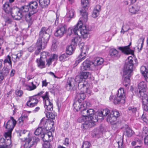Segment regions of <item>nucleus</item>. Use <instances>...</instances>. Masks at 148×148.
I'll list each match as a JSON object with an SVG mask.
<instances>
[{
    "instance_id": "obj_29",
    "label": "nucleus",
    "mask_w": 148,
    "mask_h": 148,
    "mask_svg": "<svg viewBox=\"0 0 148 148\" xmlns=\"http://www.w3.org/2000/svg\"><path fill=\"white\" fill-rule=\"evenodd\" d=\"M38 66L40 69L45 67V60H43L40 59H37L36 60Z\"/></svg>"
},
{
    "instance_id": "obj_12",
    "label": "nucleus",
    "mask_w": 148,
    "mask_h": 148,
    "mask_svg": "<svg viewBox=\"0 0 148 148\" xmlns=\"http://www.w3.org/2000/svg\"><path fill=\"white\" fill-rule=\"evenodd\" d=\"M11 15L14 19L16 20H20L24 16H25L24 14L17 7L14 8Z\"/></svg>"
},
{
    "instance_id": "obj_63",
    "label": "nucleus",
    "mask_w": 148,
    "mask_h": 148,
    "mask_svg": "<svg viewBox=\"0 0 148 148\" xmlns=\"http://www.w3.org/2000/svg\"><path fill=\"white\" fill-rule=\"evenodd\" d=\"M118 145L119 148H124V145H123L122 142H118Z\"/></svg>"
},
{
    "instance_id": "obj_33",
    "label": "nucleus",
    "mask_w": 148,
    "mask_h": 148,
    "mask_svg": "<svg viewBox=\"0 0 148 148\" xmlns=\"http://www.w3.org/2000/svg\"><path fill=\"white\" fill-rule=\"evenodd\" d=\"M110 55L112 57H119V55L118 54V51L117 50L114 49H112L110 51Z\"/></svg>"
},
{
    "instance_id": "obj_22",
    "label": "nucleus",
    "mask_w": 148,
    "mask_h": 148,
    "mask_svg": "<svg viewBox=\"0 0 148 148\" xmlns=\"http://www.w3.org/2000/svg\"><path fill=\"white\" fill-rule=\"evenodd\" d=\"M80 91H78L77 92V94L75 97V99L76 100H78L79 101L82 102L85 98L86 96L83 92H81V90H79Z\"/></svg>"
},
{
    "instance_id": "obj_21",
    "label": "nucleus",
    "mask_w": 148,
    "mask_h": 148,
    "mask_svg": "<svg viewBox=\"0 0 148 148\" xmlns=\"http://www.w3.org/2000/svg\"><path fill=\"white\" fill-rule=\"evenodd\" d=\"M79 47L81 50V53L79 56L81 57L86 56V53H87L88 50V48L87 45H84V43H82L79 45Z\"/></svg>"
},
{
    "instance_id": "obj_3",
    "label": "nucleus",
    "mask_w": 148,
    "mask_h": 148,
    "mask_svg": "<svg viewBox=\"0 0 148 148\" xmlns=\"http://www.w3.org/2000/svg\"><path fill=\"white\" fill-rule=\"evenodd\" d=\"M28 4L29 7L30 11L28 13L25 15V21L28 24V26H29L32 25L34 21V14L38 12L37 8L38 4L36 1H32L29 2Z\"/></svg>"
},
{
    "instance_id": "obj_26",
    "label": "nucleus",
    "mask_w": 148,
    "mask_h": 148,
    "mask_svg": "<svg viewBox=\"0 0 148 148\" xmlns=\"http://www.w3.org/2000/svg\"><path fill=\"white\" fill-rule=\"evenodd\" d=\"M140 9V7L136 5H130L129 7L130 12L133 14H135Z\"/></svg>"
},
{
    "instance_id": "obj_27",
    "label": "nucleus",
    "mask_w": 148,
    "mask_h": 148,
    "mask_svg": "<svg viewBox=\"0 0 148 148\" xmlns=\"http://www.w3.org/2000/svg\"><path fill=\"white\" fill-rule=\"evenodd\" d=\"M82 40L81 38L79 36L74 37L71 40V44L74 47H76L77 44H79Z\"/></svg>"
},
{
    "instance_id": "obj_56",
    "label": "nucleus",
    "mask_w": 148,
    "mask_h": 148,
    "mask_svg": "<svg viewBox=\"0 0 148 148\" xmlns=\"http://www.w3.org/2000/svg\"><path fill=\"white\" fill-rule=\"evenodd\" d=\"M144 38L143 37H141L138 40V44H141V47L140 48V49H141V48L143 46V44L144 41Z\"/></svg>"
},
{
    "instance_id": "obj_28",
    "label": "nucleus",
    "mask_w": 148,
    "mask_h": 148,
    "mask_svg": "<svg viewBox=\"0 0 148 148\" xmlns=\"http://www.w3.org/2000/svg\"><path fill=\"white\" fill-rule=\"evenodd\" d=\"M124 134L125 135L129 137L131 136L132 134V131L127 125H125V131Z\"/></svg>"
},
{
    "instance_id": "obj_2",
    "label": "nucleus",
    "mask_w": 148,
    "mask_h": 148,
    "mask_svg": "<svg viewBox=\"0 0 148 148\" xmlns=\"http://www.w3.org/2000/svg\"><path fill=\"white\" fill-rule=\"evenodd\" d=\"M128 61L124 66L123 69V84L126 88L128 89L130 85V77L133 71L134 63L132 58L130 56L128 58Z\"/></svg>"
},
{
    "instance_id": "obj_36",
    "label": "nucleus",
    "mask_w": 148,
    "mask_h": 148,
    "mask_svg": "<svg viewBox=\"0 0 148 148\" xmlns=\"http://www.w3.org/2000/svg\"><path fill=\"white\" fill-rule=\"evenodd\" d=\"M19 9L23 14L25 12H27L29 11V12L30 11V9L28 4L27 5L23 6L20 8H19Z\"/></svg>"
},
{
    "instance_id": "obj_8",
    "label": "nucleus",
    "mask_w": 148,
    "mask_h": 148,
    "mask_svg": "<svg viewBox=\"0 0 148 148\" xmlns=\"http://www.w3.org/2000/svg\"><path fill=\"white\" fill-rule=\"evenodd\" d=\"M16 123V121L12 116L10 117V120L8 121L5 125V123H4V126L5 128L8 130V131L5 133L6 137L8 136L10 138L11 136L12 132L14 128Z\"/></svg>"
},
{
    "instance_id": "obj_17",
    "label": "nucleus",
    "mask_w": 148,
    "mask_h": 148,
    "mask_svg": "<svg viewBox=\"0 0 148 148\" xmlns=\"http://www.w3.org/2000/svg\"><path fill=\"white\" fill-rule=\"evenodd\" d=\"M131 42H130L129 45L125 47H120L118 48V49L121 51L122 52L126 54H132L133 51L131 50L129 47L131 45Z\"/></svg>"
},
{
    "instance_id": "obj_48",
    "label": "nucleus",
    "mask_w": 148,
    "mask_h": 148,
    "mask_svg": "<svg viewBox=\"0 0 148 148\" xmlns=\"http://www.w3.org/2000/svg\"><path fill=\"white\" fill-rule=\"evenodd\" d=\"M46 115L47 118H50L52 119H54L55 118V115L52 112H46Z\"/></svg>"
},
{
    "instance_id": "obj_62",
    "label": "nucleus",
    "mask_w": 148,
    "mask_h": 148,
    "mask_svg": "<svg viewBox=\"0 0 148 148\" xmlns=\"http://www.w3.org/2000/svg\"><path fill=\"white\" fill-rule=\"evenodd\" d=\"M101 7L99 5H97L95 7L94 10H95L98 11L99 12L101 10Z\"/></svg>"
},
{
    "instance_id": "obj_54",
    "label": "nucleus",
    "mask_w": 148,
    "mask_h": 148,
    "mask_svg": "<svg viewBox=\"0 0 148 148\" xmlns=\"http://www.w3.org/2000/svg\"><path fill=\"white\" fill-rule=\"evenodd\" d=\"M99 14V12L98 11L93 10L92 14V16L93 18H96L97 17Z\"/></svg>"
},
{
    "instance_id": "obj_59",
    "label": "nucleus",
    "mask_w": 148,
    "mask_h": 148,
    "mask_svg": "<svg viewBox=\"0 0 148 148\" xmlns=\"http://www.w3.org/2000/svg\"><path fill=\"white\" fill-rule=\"evenodd\" d=\"M58 56L57 55L55 54H53L51 58H50L53 61H54L55 60H57Z\"/></svg>"
},
{
    "instance_id": "obj_13",
    "label": "nucleus",
    "mask_w": 148,
    "mask_h": 148,
    "mask_svg": "<svg viewBox=\"0 0 148 148\" xmlns=\"http://www.w3.org/2000/svg\"><path fill=\"white\" fill-rule=\"evenodd\" d=\"M66 26L65 25H62L57 28L55 33V35L56 36L61 37L66 33Z\"/></svg>"
},
{
    "instance_id": "obj_40",
    "label": "nucleus",
    "mask_w": 148,
    "mask_h": 148,
    "mask_svg": "<svg viewBox=\"0 0 148 148\" xmlns=\"http://www.w3.org/2000/svg\"><path fill=\"white\" fill-rule=\"evenodd\" d=\"M69 55L66 53H63L60 55L59 57V59L61 61L64 62L67 60Z\"/></svg>"
},
{
    "instance_id": "obj_10",
    "label": "nucleus",
    "mask_w": 148,
    "mask_h": 148,
    "mask_svg": "<svg viewBox=\"0 0 148 148\" xmlns=\"http://www.w3.org/2000/svg\"><path fill=\"white\" fill-rule=\"evenodd\" d=\"M79 80L70 77L69 78L66 85V88L68 90H71L76 85L77 83L78 84Z\"/></svg>"
},
{
    "instance_id": "obj_51",
    "label": "nucleus",
    "mask_w": 148,
    "mask_h": 148,
    "mask_svg": "<svg viewBox=\"0 0 148 148\" xmlns=\"http://www.w3.org/2000/svg\"><path fill=\"white\" fill-rule=\"evenodd\" d=\"M90 146V143L87 141L84 142L83 143L82 148H89Z\"/></svg>"
},
{
    "instance_id": "obj_41",
    "label": "nucleus",
    "mask_w": 148,
    "mask_h": 148,
    "mask_svg": "<svg viewBox=\"0 0 148 148\" xmlns=\"http://www.w3.org/2000/svg\"><path fill=\"white\" fill-rule=\"evenodd\" d=\"M140 71L142 74L145 77L148 76V72L146 71V69L145 66H142L140 68Z\"/></svg>"
},
{
    "instance_id": "obj_47",
    "label": "nucleus",
    "mask_w": 148,
    "mask_h": 148,
    "mask_svg": "<svg viewBox=\"0 0 148 148\" xmlns=\"http://www.w3.org/2000/svg\"><path fill=\"white\" fill-rule=\"evenodd\" d=\"M5 32L4 33L3 32L1 29L0 30V45L3 44V36L5 35Z\"/></svg>"
},
{
    "instance_id": "obj_53",
    "label": "nucleus",
    "mask_w": 148,
    "mask_h": 148,
    "mask_svg": "<svg viewBox=\"0 0 148 148\" xmlns=\"http://www.w3.org/2000/svg\"><path fill=\"white\" fill-rule=\"evenodd\" d=\"M31 101H30V100H29L27 103V106L30 107H33L36 106V105L37 103V102H32L30 103V102Z\"/></svg>"
},
{
    "instance_id": "obj_23",
    "label": "nucleus",
    "mask_w": 148,
    "mask_h": 148,
    "mask_svg": "<svg viewBox=\"0 0 148 148\" xmlns=\"http://www.w3.org/2000/svg\"><path fill=\"white\" fill-rule=\"evenodd\" d=\"M90 62L88 60L84 61L82 64L81 68V71L88 70L89 69L91 65Z\"/></svg>"
},
{
    "instance_id": "obj_55",
    "label": "nucleus",
    "mask_w": 148,
    "mask_h": 148,
    "mask_svg": "<svg viewBox=\"0 0 148 148\" xmlns=\"http://www.w3.org/2000/svg\"><path fill=\"white\" fill-rule=\"evenodd\" d=\"M35 95L29 98V100L30 101H33L34 102H37V103L38 102V100L36 97Z\"/></svg>"
},
{
    "instance_id": "obj_14",
    "label": "nucleus",
    "mask_w": 148,
    "mask_h": 148,
    "mask_svg": "<svg viewBox=\"0 0 148 148\" xmlns=\"http://www.w3.org/2000/svg\"><path fill=\"white\" fill-rule=\"evenodd\" d=\"M87 86V83L86 82H84V83L79 82L78 84V88L79 90H81V92H83L84 93H86L90 94L91 93V91L90 89L88 88Z\"/></svg>"
},
{
    "instance_id": "obj_50",
    "label": "nucleus",
    "mask_w": 148,
    "mask_h": 148,
    "mask_svg": "<svg viewBox=\"0 0 148 148\" xmlns=\"http://www.w3.org/2000/svg\"><path fill=\"white\" fill-rule=\"evenodd\" d=\"M32 85V86H27V89L29 90H32L36 88V86L34 84L33 82L31 83Z\"/></svg>"
},
{
    "instance_id": "obj_18",
    "label": "nucleus",
    "mask_w": 148,
    "mask_h": 148,
    "mask_svg": "<svg viewBox=\"0 0 148 148\" xmlns=\"http://www.w3.org/2000/svg\"><path fill=\"white\" fill-rule=\"evenodd\" d=\"M84 106L80 110L81 112V114L82 116L80 118H79L78 120L79 122H81L84 120V118L85 119H86L87 116V110L86 108L87 106Z\"/></svg>"
},
{
    "instance_id": "obj_20",
    "label": "nucleus",
    "mask_w": 148,
    "mask_h": 148,
    "mask_svg": "<svg viewBox=\"0 0 148 148\" xmlns=\"http://www.w3.org/2000/svg\"><path fill=\"white\" fill-rule=\"evenodd\" d=\"M138 95L139 97H141L143 106L147 103L148 97L146 94L144 92H141V93L138 92Z\"/></svg>"
},
{
    "instance_id": "obj_37",
    "label": "nucleus",
    "mask_w": 148,
    "mask_h": 148,
    "mask_svg": "<svg viewBox=\"0 0 148 148\" xmlns=\"http://www.w3.org/2000/svg\"><path fill=\"white\" fill-rule=\"evenodd\" d=\"M33 142H32L31 139L29 138L26 140L25 143L24 145V147L25 148H30L33 144Z\"/></svg>"
},
{
    "instance_id": "obj_9",
    "label": "nucleus",
    "mask_w": 148,
    "mask_h": 148,
    "mask_svg": "<svg viewBox=\"0 0 148 148\" xmlns=\"http://www.w3.org/2000/svg\"><path fill=\"white\" fill-rule=\"evenodd\" d=\"M120 114L118 111L112 110L108 116L107 121L110 123L114 124L115 123L117 119L120 116Z\"/></svg>"
},
{
    "instance_id": "obj_24",
    "label": "nucleus",
    "mask_w": 148,
    "mask_h": 148,
    "mask_svg": "<svg viewBox=\"0 0 148 148\" xmlns=\"http://www.w3.org/2000/svg\"><path fill=\"white\" fill-rule=\"evenodd\" d=\"M138 89H139L138 92L141 93V92H145L147 89V87L146 83L144 82H140L138 86Z\"/></svg>"
},
{
    "instance_id": "obj_43",
    "label": "nucleus",
    "mask_w": 148,
    "mask_h": 148,
    "mask_svg": "<svg viewBox=\"0 0 148 148\" xmlns=\"http://www.w3.org/2000/svg\"><path fill=\"white\" fill-rule=\"evenodd\" d=\"M28 119V116H21L18 120V123L20 125H22L23 124V121Z\"/></svg>"
},
{
    "instance_id": "obj_38",
    "label": "nucleus",
    "mask_w": 148,
    "mask_h": 148,
    "mask_svg": "<svg viewBox=\"0 0 148 148\" xmlns=\"http://www.w3.org/2000/svg\"><path fill=\"white\" fill-rule=\"evenodd\" d=\"M74 11L72 9H69L67 11L66 14V17L70 18V19L72 18L74 15Z\"/></svg>"
},
{
    "instance_id": "obj_16",
    "label": "nucleus",
    "mask_w": 148,
    "mask_h": 148,
    "mask_svg": "<svg viewBox=\"0 0 148 148\" xmlns=\"http://www.w3.org/2000/svg\"><path fill=\"white\" fill-rule=\"evenodd\" d=\"M81 102V101H79L78 100H76L75 99V100L73 106L77 111L80 110L84 106H89V103L88 102H85L83 104H82Z\"/></svg>"
},
{
    "instance_id": "obj_7",
    "label": "nucleus",
    "mask_w": 148,
    "mask_h": 148,
    "mask_svg": "<svg viewBox=\"0 0 148 148\" xmlns=\"http://www.w3.org/2000/svg\"><path fill=\"white\" fill-rule=\"evenodd\" d=\"M125 93L123 88L120 89L118 91L117 96H113L110 97L111 101H113L115 104L124 102Z\"/></svg>"
},
{
    "instance_id": "obj_19",
    "label": "nucleus",
    "mask_w": 148,
    "mask_h": 148,
    "mask_svg": "<svg viewBox=\"0 0 148 148\" xmlns=\"http://www.w3.org/2000/svg\"><path fill=\"white\" fill-rule=\"evenodd\" d=\"M3 9L5 12L8 14H10L11 15V13L14 8H12L11 4L9 2H6L3 5Z\"/></svg>"
},
{
    "instance_id": "obj_64",
    "label": "nucleus",
    "mask_w": 148,
    "mask_h": 148,
    "mask_svg": "<svg viewBox=\"0 0 148 148\" xmlns=\"http://www.w3.org/2000/svg\"><path fill=\"white\" fill-rule=\"evenodd\" d=\"M43 148H50V145L49 142H47L46 144H45L43 146Z\"/></svg>"
},
{
    "instance_id": "obj_49",
    "label": "nucleus",
    "mask_w": 148,
    "mask_h": 148,
    "mask_svg": "<svg viewBox=\"0 0 148 148\" xmlns=\"http://www.w3.org/2000/svg\"><path fill=\"white\" fill-rule=\"evenodd\" d=\"M41 97L43 99V100L45 101L44 102H45V100H49V101H50L49 98V92H46L45 94L41 96Z\"/></svg>"
},
{
    "instance_id": "obj_58",
    "label": "nucleus",
    "mask_w": 148,
    "mask_h": 148,
    "mask_svg": "<svg viewBox=\"0 0 148 148\" xmlns=\"http://www.w3.org/2000/svg\"><path fill=\"white\" fill-rule=\"evenodd\" d=\"M128 110H129L131 111L133 113H135L137 110V109L136 108L130 107L128 108Z\"/></svg>"
},
{
    "instance_id": "obj_1",
    "label": "nucleus",
    "mask_w": 148,
    "mask_h": 148,
    "mask_svg": "<svg viewBox=\"0 0 148 148\" xmlns=\"http://www.w3.org/2000/svg\"><path fill=\"white\" fill-rule=\"evenodd\" d=\"M52 32V29L49 27H43L41 28L39 34L40 37L36 44L37 49L35 53L36 55H38L41 49H43L46 47Z\"/></svg>"
},
{
    "instance_id": "obj_25",
    "label": "nucleus",
    "mask_w": 148,
    "mask_h": 148,
    "mask_svg": "<svg viewBox=\"0 0 148 148\" xmlns=\"http://www.w3.org/2000/svg\"><path fill=\"white\" fill-rule=\"evenodd\" d=\"M53 105L50 101L45 100L44 103V107L47 111H51L53 110Z\"/></svg>"
},
{
    "instance_id": "obj_61",
    "label": "nucleus",
    "mask_w": 148,
    "mask_h": 148,
    "mask_svg": "<svg viewBox=\"0 0 148 148\" xmlns=\"http://www.w3.org/2000/svg\"><path fill=\"white\" fill-rule=\"evenodd\" d=\"M144 140L145 144V145H148V135L145 137Z\"/></svg>"
},
{
    "instance_id": "obj_46",
    "label": "nucleus",
    "mask_w": 148,
    "mask_h": 148,
    "mask_svg": "<svg viewBox=\"0 0 148 148\" xmlns=\"http://www.w3.org/2000/svg\"><path fill=\"white\" fill-rule=\"evenodd\" d=\"M22 55V53L21 52L18 53L16 55H13L12 56V58L14 59L15 60V61H16L19 60Z\"/></svg>"
},
{
    "instance_id": "obj_32",
    "label": "nucleus",
    "mask_w": 148,
    "mask_h": 148,
    "mask_svg": "<svg viewBox=\"0 0 148 148\" xmlns=\"http://www.w3.org/2000/svg\"><path fill=\"white\" fill-rule=\"evenodd\" d=\"M51 137V135L49 134L48 133L45 131L42 134H41V137L44 142H48L49 138Z\"/></svg>"
},
{
    "instance_id": "obj_57",
    "label": "nucleus",
    "mask_w": 148,
    "mask_h": 148,
    "mask_svg": "<svg viewBox=\"0 0 148 148\" xmlns=\"http://www.w3.org/2000/svg\"><path fill=\"white\" fill-rule=\"evenodd\" d=\"M15 94L16 95L21 97L23 94V91L21 90H17L15 91Z\"/></svg>"
},
{
    "instance_id": "obj_15",
    "label": "nucleus",
    "mask_w": 148,
    "mask_h": 148,
    "mask_svg": "<svg viewBox=\"0 0 148 148\" xmlns=\"http://www.w3.org/2000/svg\"><path fill=\"white\" fill-rule=\"evenodd\" d=\"M90 75V73L88 72L81 71L80 72V75L76 76V79L79 80L78 84L79 82L84 83V82H86L85 79H87Z\"/></svg>"
},
{
    "instance_id": "obj_39",
    "label": "nucleus",
    "mask_w": 148,
    "mask_h": 148,
    "mask_svg": "<svg viewBox=\"0 0 148 148\" xmlns=\"http://www.w3.org/2000/svg\"><path fill=\"white\" fill-rule=\"evenodd\" d=\"M104 62L103 58H101L98 57L96 58L94 61V64L95 65L98 66L102 64Z\"/></svg>"
},
{
    "instance_id": "obj_30",
    "label": "nucleus",
    "mask_w": 148,
    "mask_h": 148,
    "mask_svg": "<svg viewBox=\"0 0 148 148\" xmlns=\"http://www.w3.org/2000/svg\"><path fill=\"white\" fill-rule=\"evenodd\" d=\"M110 113V110L108 109H105L103 110V111H101L100 112H99L98 113V116H97L98 117V116L99 117H101V118H100V119H102L103 116H106L108 114ZM99 119H100L99 118Z\"/></svg>"
},
{
    "instance_id": "obj_11",
    "label": "nucleus",
    "mask_w": 148,
    "mask_h": 148,
    "mask_svg": "<svg viewBox=\"0 0 148 148\" xmlns=\"http://www.w3.org/2000/svg\"><path fill=\"white\" fill-rule=\"evenodd\" d=\"M89 0H81V3L82 6L85 10H82L80 11L81 14L82 16V19H83L84 22L87 21L88 19L87 16V13L86 12L85 8L88 5Z\"/></svg>"
},
{
    "instance_id": "obj_45",
    "label": "nucleus",
    "mask_w": 148,
    "mask_h": 148,
    "mask_svg": "<svg viewBox=\"0 0 148 148\" xmlns=\"http://www.w3.org/2000/svg\"><path fill=\"white\" fill-rule=\"evenodd\" d=\"M48 56V53L45 51L41 53L40 59L43 60H46L47 59V57Z\"/></svg>"
},
{
    "instance_id": "obj_6",
    "label": "nucleus",
    "mask_w": 148,
    "mask_h": 148,
    "mask_svg": "<svg viewBox=\"0 0 148 148\" xmlns=\"http://www.w3.org/2000/svg\"><path fill=\"white\" fill-rule=\"evenodd\" d=\"M40 124L42 127H39L34 132V134L36 135H40L41 136L45 131H46V130H49L51 128V127H49L50 125V123L45 120L44 118H42L41 120Z\"/></svg>"
},
{
    "instance_id": "obj_35",
    "label": "nucleus",
    "mask_w": 148,
    "mask_h": 148,
    "mask_svg": "<svg viewBox=\"0 0 148 148\" xmlns=\"http://www.w3.org/2000/svg\"><path fill=\"white\" fill-rule=\"evenodd\" d=\"M11 137V136H10V138H9L8 136L6 137L5 134V137L6 139L5 140V148H10L12 147V141L10 139Z\"/></svg>"
},
{
    "instance_id": "obj_42",
    "label": "nucleus",
    "mask_w": 148,
    "mask_h": 148,
    "mask_svg": "<svg viewBox=\"0 0 148 148\" xmlns=\"http://www.w3.org/2000/svg\"><path fill=\"white\" fill-rule=\"evenodd\" d=\"M86 58L85 55L83 57H81L79 55L77 58V60L75 61V63L74 64V65L75 66H76L79 63L84 60Z\"/></svg>"
},
{
    "instance_id": "obj_52",
    "label": "nucleus",
    "mask_w": 148,
    "mask_h": 148,
    "mask_svg": "<svg viewBox=\"0 0 148 148\" xmlns=\"http://www.w3.org/2000/svg\"><path fill=\"white\" fill-rule=\"evenodd\" d=\"M8 63L10 65H12V62L11 60V57L9 55L7 56V57L4 61V63Z\"/></svg>"
},
{
    "instance_id": "obj_34",
    "label": "nucleus",
    "mask_w": 148,
    "mask_h": 148,
    "mask_svg": "<svg viewBox=\"0 0 148 148\" xmlns=\"http://www.w3.org/2000/svg\"><path fill=\"white\" fill-rule=\"evenodd\" d=\"M10 69L8 68L7 67H4L2 71L0 73V75L2 77H3V78H4L6 77L8 74Z\"/></svg>"
},
{
    "instance_id": "obj_4",
    "label": "nucleus",
    "mask_w": 148,
    "mask_h": 148,
    "mask_svg": "<svg viewBox=\"0 0 148 148\" xmlns=\"http://www.w3.org/2000/svg\"><path fill=\"white\" fill-rule=\"evenodd\" d=\"M87 117L90 118V120L85 121L83 124H82V128L86 129L91 128L95 126V123L98 121V117L97 115L94 114V110L92 109L87 110Z\"/></svg>"
},
{
    "instance_id": "obj_5",
    "label": "nucleus",
    "mask_w": 148,
    "mask_h": 148,
    "mask_svg": "<svg viewBox=\"0 0 148 148\" xmlns=\"http://www.w3.org/2000/svg\"><path fill=\"white\" fill-rule=\"evenodd\" d=\"M90 29V28L86 26H82V22L80 21L75 26L73 31L75 34L79 35V33H80L83 38H86L90 36L89 32Z\"/></svg>"
},
{
    "instance_id": "obj_31",
    "label": "nucleus",
    "mask_w": 148,
    "mask_h": 148,
    "mask_svg": "<svg viewBox=\"0 0 148 148\" xmlns=\"http://www.w3.org/2000/svg\"><path fill=\"white\" fill-rule=\"evenodd\" d=\"M75 47H74L73 45H71V44L70 45L67 47L66 49V53L69 55H71L73 53Z\"/></svg>"
},
{
    "instance_id": "obj_60",
    "label": "nucleus",
    "mask_w": 148,
    "mask_h": 148,
    "mask_svg": "<svg viewBox=\"0 0 148 148\" xmlns=\"http://www.w3.org/2000/svg\"><path fill=\"white\" fill-rule=\"evenodd\" d=\"M47 62V64L48 65V66L51 64L52 62L53 61L50 58H49L48 60L47 59L46 60Z\"/></svg>"
},
{
    "instance_id": "obj_44",
    "label": "nucleus",
    "mask_w": 148,
    "mask_h": 148,
    "mask_svg": "<svg viewBox=\"0 0 148 148\" xmlns=\"http://www.w3.org/2000/svg\"><path fill=\"white\" fill-rule=\"evenodd\" d=\"M49 3L50 0H44L43 2L41 1H40V4H39L42 8H44L47 6Z\"/></svg>"
}]
</instances>
